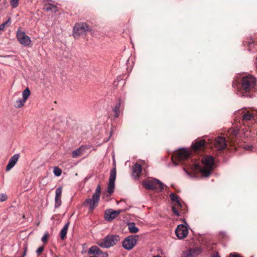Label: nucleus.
I'll return each instance as SVG.
<instances>
[{
  "instance_id": "1",
  "label": "nucleus",
  "mask_w": 257,
  "mask_h": 257,
  "mask_svg": "<svg viewBox=\"0 0 257 257\" xmlns=\"http://www.w3.org/2000/svg\"><path fill=\"white\" fill-rule=\"evenodd\" d=\"M201 162L203 165L202 167L194 160H191L190 162H188V165H187L186 166L192 173L195 174L200 172L203 176L207 177L209 176L213 169L214 157L210 155L204 156L202 158Z\"/></svg>"
},
{
  "instance_id": "2",
  "label": "nucleus",
  "mask_w": 257,
  "mask_h": 257,
  "mask_svg": "<svg viewBox=\"0 0 257 257\" xmlns=\"http://www.w3.org/2000/svg\"><path fill=\"white\" fill-rule=\"evenodd\" d=\"M256 85V79L251 75L244 76L242 79L241 87L244 92L238 90L237 94L239 96H248L247 92L254 91Z\"/></svg>"
},
{
  "instance_id": "3",
  "label": "nucleus",
  "mask_w": 257,
  "mask_h": 257,
  "mask_svg": "<svg viewBox=\"0 0 257 257\" xmlns=\"http://www.w3.org/2000/svg\"><path fill=\"white\" fill-rule=\"evenodd\" d=\"M101 193V187L98 185L95 190V193L93 194L91 198L86 199L84 203V205L89 206V210L92 211L95 207L98 206L100 200Z\"/></svg>"
},
{
  "instance_id": "4",
  "label": "nucleus",
  "mask_w": 257,
  "mask_h": 257,
  "mask_svg": "<svg viewBox=\"0 0 257 257\" xmlns=\"http://www.w3.org/2000/svg\"><path fill=\"white\" fill-rule=\"evenodd\" d=\"M119 239L118 235L110 234L97 241V244L102 248H107L115 245Z\"/></svg>"
},
{
  "instance_id": "5",
  "label": "nucleus",
  "mask_w": 257,
  "mask_h": 257,
  "mask_svg": "<svg viewBox=\"0 0 257 257\" xmlns=\"http://www.w3.org/2000/svg\"><path fill=\"white\" fill-rule=\"evenodd\" d=\"M143 186L147 189L160 190L163 189V184L156 179H151L142 182Z\"/></svg>"
},
{
  "instance_id": "6",
  "label": "nucleus",
  "mask_w": 257,
  "mask_h": 257,
  "mask_svg": "<svg viewBox=\"0 0 257 257\" xmlns=\"http://www.w3.org/2000/svg\"><path fill=\"white\" fill-rule=\"evenodd\" d=\"M189 153L188 150L184 149H181L176 152L172 156V161L175 166L178 165L177 161L180 162L184 160L187 159L189 157Z\"/></svg>"
},
{
  "instance_id": "7",
  "label": "nucleus",
  "mask_w": 257,
  "mask_h": 257,
  "mask_svg": "<svg viewBox=\"0 0 257 257\" xmlns=\"http://www.w3.org/2000/svg\"><path fill=\"white\" fill-rule=\"evenodd\" d=\"M138 237V235H133L126 237L122 242L123 247L128 250H131L136 245Z\"/></svg>"
},
{
  "instance_id": "8",
  "label": "nucleus",
  "mask_w": 257,
  "mask_h": 257,
  "mask_svg": "<svg viewBox=\"0 0 257 257\" xmlns=\"http://www.w3.org/2000/svg\"><path fill=\"white\" fill-rule=\"evenodd\" d=\"M89 30V27L86 23L76 24L73 28V36L75 38H76L81 35L84 34Z\"/></svg>"
},
{
  "instance_id": "9",
  "label": "nucleus",
  "mask_w": 257,
  "mask_h": 257,
  "mask_svg": "<svg viewBox=\"0 0 257 257\" xmlns=\"http://www.w3.org/2000/svg\"><path fill=\"white\" fill-rule=\"evenodd\" d=\"M16 36L18 41L22 45L27 47L31 44L32 41L30 38L26 34L25 32L18 30Z\"/></svg>"
},
{
  "instance_id": "10",
  "label": "nucleus",
  "mask_w": 257,
  "mask_h": 257,
  "mask_svg": "<svg viewBox=\"0 0 257 257\" xmlns=\"http://www.w3.org/2000/svg\"><path fill=\"white\" fill-rule=\"evenodd\" d=\"M116 168H113L110 172L109 178V182L107 186V192L111 194L114 191L115 187V181L116 179Z\"/></svg>"
},
{
  "instance_id": "11",
  "label": "nucleus",
  "mask_w": 257,
  "mask_h": 257,
  "mask_svg": "<svg viewBox=\"0 0 257 257\" xmlns=\"http://www.w3.org/2000/svg\"><path fill=\"white\" fill-rule=\"evenodd\" d=\"M202 251V249L200 247L191 248L183 251L182 257H196L200 254Z\"/></svg>"
},
{
  "instance_id": "12",
  "label": "nucleus",
  "mask_w": 257,
  "mask_h": 257,
  "mask_svg": "<svg viewBox=\"0 0 257 257\" xmlns=\"http://www.w3.org/2000/svg\"><path fill=\"white\" fill-rule=\"evenodd\" d=\"M121 212V210H113L111 209H107L105 211V219L108 221H111L115 218Z\"/></svg>"
},
{
  "instance_id": "13",
  "label": "nucleus",
  "mask_w": 257,
  "mask_h": 257,
  "mask_svg": "<svg viewBox=\"0 0 257 257\" xmlns=\"http://www.w3.org/2000/svg\"><path fill=\"white\" fill-rule=\"evenodd\" d=\"M176 236L179 239H182L185 237L188 233L187 227L183 224L178 225L175 230Z\"/></svg>"
},
{
  "instance_id": "14",
  "label": "nucleus",
  "mask_w": 257,
  "mask_h": 257,
  "mask_svg": "<svg viewBox=\"0 0 257 257\" xmlns=\"http://www.w3.org/2000/svg\"><path fill=\"white\" fill-rule=\"evenodd\" d=\"M214 145L218 150H224L226 147V141L224 137H218L214 142Z\"/></svg>"
},
{
  "instance_id": "15",
  "label": "nucleus",
  "mask_w": 257,
  "mask_h": 257,
  "mask_svg": "<svg viewBox=\"0 0 257 257\" xmlns=\"http://www.w3.org/2000/svg\"><path fill=\"white\" fill-rule=\"evenodd\" d=\"M62 192V187H59L57 188L55 191V208L59 207L62 203L61 195Z\"/></svg>"
},
{
  "instance_id": "16",
  "label": "nucleus",
  "mask_w": 257,
  "mask_h": 257,
  "mask_svg": "<svg viewBox=\"0 0 257 257\" xmlns=\"http://www.w3.org/2000/svg\"><path fill=\"white\" fill-rule=\"evenodd\" d=\"M256 113L252 111L245 109L242 112V120L246 122L254 119Z\"/></svg>"
},
{
  "instance_id": "17",
  "label": "nucleus",
  "mask_w": 257,
  "mask_h": 257,
  "mask_svg": "<svg viewBox=\"0 0 257 257\" xmlns=\"http://www.w3.org/2000/svg\"><path fill=\"white\" fill-rule=\"evenodd\" d=\"M20 157L19 154H15L13 156H12L7 166L6 167V171H9L11 169H12L15 165H16V163L18 161V159Z\"/></svg>"
},
{
  "instance_id": "18",
  "label": "nucleus",
  "mask_w": 257,
  "mask_h": 257,
  "mask_svg": "<svg viewBox=\"0 0 257 257\" xmlns=\"http://www.w3.org/2000/svg\"><path fill=\"white\" fill-rule=\"evenodd\" d=\"M142 172V167L141 165L136 163L133 167V176L135 178H138Z\"/></svg>"
},
{
  "instance_id": "19",
  "label": "nucleus",
  "mask_w": 257,
  "mask_h": 257,
  "mask_svg": "<svg viewBox=\"0 0 257 257\" xmlns=\"http://www.w3.org/2000/svg\"><path fill=\"white\" fill-rule=\"evenodd\" d=\"M87 148L85 146H81L72 152V156L74 158H77L82 154Z\"/></svg>"
},
{
  "instance_id": "20",
  "label": "nucleus",
  "mask_w": 257,
  "mask_h": 257,
  "mask_svg": "<svg viewBox=\"0 0 257 257\" xmlns=\"http://www.w3.org/2000/svg\"><path fill=\"white\" fill-rule=\"evenodd\" d=\"M206 142L203 140L196 141L195 143L192 144V148L194 151H197L203 148L205 145Z\"/></svg>"
},
{
  "instance_id": "21",
  "label": "nucleus",
  "mask_w": 257,
  "mask_h": 257,
  "mask_svg": "<svg viewBox=\"0 0 257 257\" xmlns=\"http://www.w3.org/2000/svg\"><path fill=\"white\" fill-rule=\"evenodd\" d=\"M170 197L171 200L173 201L174 205H177L178 207L181 208L182 204L180 202L178 196L174 193H171Z\"/></svg>"
},
{
  "instance_id": "22",
  "label": "nucleus",
  "mask_w": 257,
  "mask_h": 257,
  "mask_svg": "<svg viewBox=\"0 0 257 257\" xmlns=\"http://www.w3.org/2000/svg\"><path fill=\"white\" fill-rule=\"evenodd\" d=\"M100 253H101V250L98 246L95 245L91 246L89 248L88 251V253L89 254H94L96 256L98 255Z\"/></svg>"
},
{
  "instance_id": "23",
  "label": "nucleus",
  "mask_w": 257,
  "mask_h": 257,
  "mask_svg": "<svg viewBox=\"0 0 257 257\" xmlns=\"http://www.w3.org/2000/svg\"><path fill=\"white\" fill-rule=\"evenodd\" d=\"M69 225V222H67L63 226L60 232V236L62 239H64L66 238L67 232L68 231V227Z\"/></svg>"
},
{
  "instance_id": "24",
  "label": "nucleus",
  "mask_w": 257,
  "mask_h": 257,
  "mask_svg": "<svg viewBox=\"0 0 257 257\" xmlns=\"http://www.w3.org/2000/svg\"><path fill=\"white\" fill-rule=\"evenodd\" d=\"M128 229L131 233H135L139 231V228L136 226L134 222H129L127 223Z\"/></svg>"
},
{
  "instance_id": "25",
  "label": "nucleus",
  "mask_w": 257,
  "mask_h": 257,
  "mask_svg": "<svg viewBox=\"0 0 257 257\" xmlns=\"http://www.w3.org/2000/svg\"><path fill=\"white\" fill-rule=\"evenodd\" d=\"M121 105V101L119 100V101L117 103V104L114 106L112 110L114 113V117L117 118L119 116L120 113V107Z\"/></svg>"
},
{
  "instance_id": "26",
  "label": "nucleus",
  "mask_w": 257,
  "mask_h": 257,
  "mask_svg": "<svg viewBox=\"0 0 257 257\" xmlns=\"http://www.w3.org/2000/svg\"><path fill=\"white\" fill-rule=\"evenodd\" d=\"M45 9L47 11H51L54 13L57 12L58 11L57 6L50 3L45 5Z\"/></svg>"
},
{
  "instance_id": "27",
  "label": "nucleus",
  "mask_w": 257,
  "mask_h": 257,
  "mask_svg": "<svg viewBox=\"0 0 257 257\" xmlns=\"http://www.w3.org/2000/svg\"><path fill=\"white\" fill-rule=\"evenodd\" d=\"M31 92L28 87L26 88L23 92V99L26 101L30 95Z\"/></svg>"
},
{
  "instance_id": "28",
  "label": "nucleus",
  "mask_w": 257,
  "mask_h": 257,
  "mask_svg": "<svg viewBox=\"0 0 257 257\" xmlns=\"http://www.w3.org/2000/svg\"><path fill=\"white\" fill-rule=\"evenodd\" d=\"M25 102L26 101L23 99H20L16 101L15 106L16 108H21L24 105Z\"/></svg>"
},
{
  "instance_id": "29",
  "label": "nucleus",
  "mask_w": 257,
  "mask_h": 257,
  "mask_svg": "<svg viewBox=\"0 0 257 257\" xmlns=\"http://www.w3.org/2000/svg\"><path fill=\"white\" fill-rule=\"evenodd\" d=\"M53 173L56 176L59 177L61 175L62 171L58 167H55L54 168Z\"/></svg>"
},
{
  "instance_id": "30",
  "label": "nucleus",
  "mask_w": 257,
  "mask_h": 257,
  "mask_svg": "<svg viewBox=\"0 0 257 257\" xmlns=\"http://www.w3.org/2000/svg\"><path fill=\"white\" fill-rule=\"evenodd\" d=\"M11 18H9L8 19V20L5 23L2 24L1 25H0V32L2 31H3L5 27H6V26L8 24H11Z\"/></svg>"
},
{
  "instance_id": "31",
  "label": "nucleus",
  "mask_w": 257,
  "mask_h": 257,
  "mask_svg": "<svg viewBox=\"0 0 257 257\" xmlns=\"http://www.w3.org/2000/svg\"><path fill=\"white\" fill-rule=\"evenodd\" d=\"M19 3V0H10V4L13 8H16Z\"/></svg>"
},
{
  "instance_id": "32",
  "label": "nucleus",
  "mask_w": 257,
  "mask_h": 257,
  "mask_svg": "<svg viewBox=\"0 0 257 257\" xmlns=\"http://www.w3.org/2000/svg\"><path fill=\"white\" fill-rule=\"evenodd\" d=\"M228 133L232 137H236L238 134V131L234 128H231L229 130Z\"/></svg>"
},
{
  "instance_id": "33",
  "label": "nucleus",
  "mask_w": 257,
  "mask_h": 257,
  "mask_svg": "<svg viewBox=\"0 0 257 257\" xmlns=\"http://www.w3.org/2000/svg\"><path fill=\"white\" fill-rule=\"evenodd\" d=\"M179 208L177 205H173L172 206V211L173 213L177 216H179V213L177 210V208Z\"/></svg>"
},
{
  "instance_id": "34",
  "label": "nucleus",
  "mask_w": 257,
  "mask_h": 257,
  "mask_svg": "<svg viewBox=\"0 0 257 257\" xmlns=\"http://www.w3.org/2000/svg\"><path fill=\"white\" fill-rule=\"evenodd\" d=\"M48 236H49V234L47 232L45 233L44 234V235H43V236L42 237V241L44 242V243H46L47 242V240H48Z\"/></svg>"
},
{
  "instance_id": "35",
  "label": "nucleus",
  "mask_w": 257,
  "mask_h": 257,
  "mask_svg": "<svg viewBox=\"0 0 257 257\" xmlns=\"http://www.w3.org/2000/svg\"><path fill=\"white\" fill-rule=\"evenodd\" d=\"M7 196L5 194H0V201L3 202L7 199Z\"/></svg>"
},
{
  "instance_id": "36",
  "label": "nucleus",
  "mask_w": 257,
  "mask_h": 257,
  "mask_svg": "<svg viewBox=\"0 0 257 257\" xmlns=\"http://www.w3.org/2000/svg\"><path fill=\"white\" fill-rule=\"evenodd\" d=\"M98 255L100 257H108V255L107 252H102L101 250V253H100L98 254Z\"/></svg>"
},
{
  "instance_id": "37",
  "label": "nucleus",
  "mask_w": 257,
  "mask_h": 257,
  "mask_svg": "<svg viewBox=\"0 0 257 257\" xmlns=\"http://www.w3.org/2000/svg\"><path fill=\"white\" fill-rule=\"evenodd\" d=\"M43 250L44 247L43 246H40L37 249V253L38 255H39Z\"/></svg>"
},
{
  "instance_id": "38",
  "label": "nucleus",
  "mask_w": 257,
  "mask_h": 257,
  "mask_svg": "<svg viewBox=\"0 0 257 257\" xmlns=\"http://www.w3.org/2000/svg\"><path fill=\"white\" fill-rule=\"evenodd\" d=\"M229 257H242L239 254L236 253H231Z\"/></svg>"
},
{
  "instance_id": "39",
  "label": "nucleus",
  "mask_w": 257,
  "mask_h": 257,
  "mask_svg": "<svg viewBox=\"0 0 257 257\" xmlns=\"http://www.w3.org/2000/svg\"><path fill=\"white\" fill-rule=\"evenodd\" d=\"M211 257H219L217 252H215L212 253Z\"/></svg>"
},
{
  "instance_id": "40",
  "label": "nucleus",
  "mask_w": 257,
  "mask_h": 257,
  "mask_svg": "<svg viewBox=\"0 0 257 257\" xmlns=\"http://www.w3.org/2000/svg\"><path fill=\"white\" fill-rule=\"evenodd\" d=\"M252 43H253V41H251V42H250V41H249V42H248V46H249V47H251V45H252Z\"/></svg>"
},
{
  "instance_id": "41",
  "label": "nucleus",
  "mask_w": 257,
  "mask_h": 257,
  "mask_svg": "<svg viewBox=\"0 0 257 257\" xmlns=\"http://www.w3.org/2000/svg\"><path fill=\"white\" fill-rule=\"evenodd\" d=\"M25 250H26V249H25ZM25 255H26V251H24V252L23 253V254L21 257H25Z\"/></svg>"
},
{
  "instance_id": "42",
  "label": "nucleus",
  "mask_w": 257,
  "mask_h": 257,
  "mask_svg": "<svg viewBox=\"0 0 257 257\" xmlns=\"http://www.w3.org/2000/svg\"><path fill=\"white\" fill-rule=\"evenodd\" d=\"M184 170L185 171V172H186L187 174H188V175H190L188 171H186L185 170V169H184Z\"/></svg>"
},
{
  "instance_id": "43",
  "label": "nucleus",
  "mask_w": 257,
  "mask_h": 257,
  "mask_svg": "<svg viewBox=\"0 0 257 257\" xmlns=\"http://www.w3.org/2000/svg\"><path fill=\"white\" fill-rule=\"evenodd\" d=\"M154 257H161V256H160V255H158L155 256H154Z\"/></svg>"
}]
</instances>
